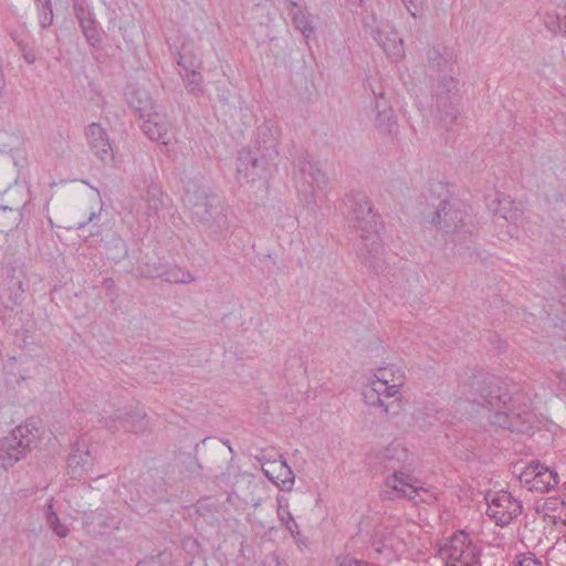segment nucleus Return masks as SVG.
I'll return each mask as SVG.
<instances>
[{"mask_svg":"<svg viewBox=\"0 0 566 566\" xmlns=\"http://www.w3.org/2000/svg\"><path fill=\"white\" fill-rule=\"evenodd\" d=\"M460 392L468 401L494 410L490 419L493 426L524 434L533 431L535 415L528 400L523 395L510 396L495 377L474 376L460 387Z\"/></svg>","mask_w":566,"mask_h":566,"instance_id":"nucleus-1","label":"nucleus"},{"mask_svg":"<svg viewBox=\"0 0 566 566\" xmlns=\"http://www.w3.org/2000/svg\"><path fill=\"white\" fill-rule=\"evenodd\" d=\"M277 146V129L269 124L259 126L254 149L243 148L238 153L237 174L239 180L266 182L276 169Z\"/></svg>","mask_w":566,"mask_h":566,"instance_id":"nucleus-2","label":"nucleus"},{"mask_svg":"<svg viewBox=\"0 0 566 566\" xmlns=\"http://www.w3.org/2000/svg\"><path fill=\"white\" fill-rule=\"evenodd\" d=\"M346 199L350 205L349 220L352 227L361 240L359 256L365 264L376 268L375 260L382 254L384 247L378 232L377 217L373 211L370 200L363 192H350L346 196Z\"/></svg>","mask_w":566,"mask_h":566,"instance_id":"nucleus-3","label":"nucleus"},{"mask_svg":"<svg viewBox=\"0 0 566 566\" xmlns=\"http://www.w3.org/2000/svg\"><path fill=\"white\" fill-rule=\"evenodd\" d=\"M431 223L441 233V235L453 244H465V249H470L468 243L471 242L473 223L470 214L463 205L457 200H443L438 207Z\"/></svg>","mask_w":566,"mask_h":566,"instance_id":"nucleus-4","label":"nucleus"},{"mask_svg":"<svg viewBox=\"0 0 566 566\" xmlns=\"http://www.w3.org/2000/svg\"><path fill=\"white\" fill-rule=\"evenodd\" d=\"M186 201L192 217L213 233L221 234L229 230L228 208L219 196L197 189L187 195Z\"/></svg>","mask_w":566,"mask_h":566,"instance_id":"nucleus-5","label":"nucleus"},{"mask_svg":"<svg viewBox=\"0 0 566 566\" xmlns=\"http://www.w3.org/2000/svg\"><path fill=\"white\" fill-rule=\"evenodd\" d=\"M39 429L27 421L17 426L7 437L0 439V464L3 469L13 467L35 446Z\"/></svg>","mask_w":566,"mask_h":566,"instance_id":"nucleus-6","label":"nucleus"},{"mask_svg":"<svg viewBox=\"0 0 566 566\" xmlns=\"http://www.w3.org/2000/svg\"><path fill=\"white\" fill-rule=\"evenodd\" d=\"M388 373V370H378L363 394L366 403L384 408L385 413L389 412L394 402L401 399L400 390L406 382V376L398 374L396 379H389Z\"/></svg>","mask_w":566,"mask_h":566,"instance_id":"nucleus-7","label":"nucleus"},{"mask_svg":"<svg viewBox=\"0 0 566 566\" xmlns=\"http://www.w3.org/2000/svg\"><path fill=\"white\" fill-rule=\"evenodd\" d=\"M458 81L448 74L439 77L436 88V106L439 122L446 128L454 124L460 115Z\"/></svg>","mask_w":566,"mask_h":566,"instance_id":"nucleus-8","label":"nucleus"},{"mask_svg":"<svg viewBox=\"0 0 566 566\" xmlns=\"http://www.w3.org/2000/svg\"><path fill=\"white\" fill-rule=\"evenodd\" d=\"M441 554L447 559L446 566H478L480 564L481 551L464 532L455 533L442 548Z\"/></svg>","mask_w":566,"mask_h":566,"instance_id":"nucleus-9","label":"nucleus"},{"mask_svg":"<svg viewBox=\"0 0 566 566\" xmlns=\"http://www.w3.org/2000/svg\"><path fill=\"white\" fill-rule=\"evenodd\" d=\"M488 516L499 526H506L522 513V503L504 490L485 496Z\"/></svg>","mask_w":566,"mask_h":566,"instance_id":"nucleus-10","label":"nucleus"},{"mask_svg":"<svg viewBox=\"0 0 566 566\" xmlns=\"http://www.w3.org/2000/svg\"><path fill=\"white\" fill-rule=\"evenodd\" d=\"M365 27L389 57L394 60L402 57V39L387 20H378L376 17H371L365 22Z\"/></svg>","mask_w":566,"mask_h":566,"instance_id":"nucleus-11","label":"nucleus"},{"mask_svg":"<svg viewBox=\"0 0 566 566\" xmlns=\"http://www.w3.org/2000/svg\"><path fill=\"white\" fill-rule=\"evenodd\" d=\"M83 526L88 534L102 535L108 531L122 530L124 517L116 509H96L84 516Z\"/></svg>","mask_w":566,"mask_h":566,"instance_id":"nucleus-12","label":"nucleus"},{"mask_svg":"<svg viewBox=\"0 0 566 566\" xmlns=\"http://www.w3.org/2000/svg\"><path fill=\"white\" fill-rule=\"evenodd\" d=\"M521 482L525 483L530 491L548 492L555 488L559 480L555 471L549 470L539 463L531 464L520 476Z\"/></svg>","mask_w":566,"mask_h":566,"instance_id":"nucleus-13","label":"nucleus"},{"mask_svg":"<svg viewBox=\"0 0 566 566\" xmlns=\"http://www.w3.org/2000/svg\"><path fill=\"white\" fill-rule=\"evenodd\" d=\"M263 474L272 481L281 491L290 492L293 489L295 475L286 461L280 457V460H265L264 457L258 458Z\"/></svg>","mask_w":566,"mask_h":566,"instance_id":"nucleus-14","label":"nucleus"},{"mask_svg":"<svg viewBox=\"0 0 566 566\" xmlns=\"http://www.w3.org/2000/svg\"><path fill=\"white\" fill-rule=\"evenodd\" d=\"M104 424L111 430L124 429L135 433L147 429V416L142 410H117L114 416L105 418Z\"/></svg>","mask_w":566,"mask_h":566,"instance_id":"nucleus-15","label":"nucleus"},{"mask_svg":"<svg viewBox=\"0 0 566 566\" xmlns=\"http://www.w3.org/2000/svg\"><path fill=\"white\" fill-rule=\"evenodd\" d=\"M385 486L391 490L382 491L381 495L386 500L403 496L416 502L419 492L424 491L422 488H418L412 483L411 476L400 471H395L391 476L387 478Z\"/></svg>","mask_w":566,"mask_h":566,"instance_id":"nucleus-16","label":"nucleus"},{"mask_svg":"<svg viewBox=\"0 0 566 566\" xmlns=\"http://www.w3.org/2000/svg\"><path fill=\"white\" fill-rule=\"evenodd\" d=\"M85 135L91 150L106 165L114 163V153L106 130L98 123L86 127Z\"/></svg>","mask_w":566,"mask_h":566,"instance_id":"nucleus-17","label":"nucleus"},{"mask_svg":"<svg viewBox=\"0 0 566 566\" xmlns=\"http://www.w3.org/2000/svg\"><path fill=\"white\" fill-rule=\"evenodd\" d=\"M295 178H300L304 184L313 189H323L327 185V177L321 170L317 163L310 160L307 154L297 156L293 161Z\"/></svg>","mask_w":566,"mask_h":566,"instance_id":"nucleus-18","label":"nucleus"},{"mask_svg":"<svg viewBox=\"0 0 566 566\" xmlns=\"http://www.w3.org/2000/svg\"><path fill=\"white\" fill-rule=\"evenodd\" d=\"M142 129L149 139L163 145H168L174 137L171 122L158 111L145 118Z\"/></svg>","mask_w":566,"mask_h":566,"instance_id":"nucleus-19","label":"nucleus"},{"mask_svg":"<svg viewBox=\"0 0 566 566\" xmlns=\"http://www.w3.org/2000/svg\"><path fill=\"white\" fill-rule=\"evenodd\" d=\"M93 467V457L88 446L84 441H77L72 446L67 459V472L73 480H81Z\"/></svg>","mask_w":566,"mask_h":566,"instance_id":"nucleus-20","label":"nucleus"},{"mask_svg":"<svg viewBox=\"0 0 566 566\" xmlns=\"http://www.w3.org/2000/svg\"><path fill=\"white\" fill-rule=\"evenodd\" d=\"M127 94L128 105L139 115L140 118L145 119L155 113L156 106L149 94L145 88L129 87Z\"/></svg>","mask_w":566,"mask_h":566,"instance_id":"nucleus-21","label":"nucleus"},{"mask_svg":"<svg viewBox=\"0 0 566 566\" xmlns=\"http://www.w3.org/2000/svg\"><path fill=\"white\" fill-rule=\"evenodd\" d=\"M144 274L147 276H158L174 284H189L196 280L191 272L179 265H171L164 271L160 269L148 270L145 271Z\"/></svg>","mask_w":566,"mask_h":566,"instance_id":"nucleus-22","label":"nucleus"},{"mask_svg":"<svg viewBox=\"0 0 566 566\" xmlns=\"http://www.w3.org/2000/svg\"><path fill=\"white\" fill-rule=\"evenodd\" d=\"M22 220L20 208L0 206V232H10L18 228Z\"/></svg>","mask_w":566,"mask_h":566,"instance_id":"nucleus-23","label":"nucleus"},{"mask_svg":"<svg viewBox=\"0 0 566 566\" xmlns=\"http://www.w3.org/2000/svg\"><path fill=\"white\" fill-rule=\"evenodd\" d=\"M377 459L384 463L403 462L407 459V450L399 443H390L378 451Z\"/></svg>","mask_w":566,"mask_h":566,"instance_id":"nucleus-24","label":"nucleus"},{"mask_svg":"<svg viewBox=\"0 0 566 566\" xmlns=\"http://www.w3.org/2000/svg\"><path fill=\"white\" fill-rule=\"evenodd\" d=\"M45 520L56 536L64 538L70 534V528L64 523L61 522L60 517L54 511L52 499L46 504Z\"/></svg>","mask_w":566,"mask_h":566,"instance_id":"nucleus-25","label":"nucleus"},{"mask_svg":"<svg viewBox=\"0 0 566 566\" xmlns=\"http://www.w3.org/2000/svg\"><path fill=\"white\" fill-rule=\"evenodd\" d=\"M146 202V214L148 217L157 216L159 210L164 207L161 190L156 186H150L147 190Z\"/></svg>","mask_w":566,"mask_h":566,"instance_id":"nucleus-26","label":"nucleus"},{"mask_svg":"<svg viewBox=\"0 0 566 566\" xmlns=\"http://www.w3.org/2000/svg\"><path fill=\"white\" fill-rule=\"evenodd\" d=\"M181 76L188 92L192 94L202 93L203 78L199 72L185 67V73Z\"/></svg>","mask_w":566,"mask_h":566,"instance_id":"nucleus-27","label":"nucleus"},{"mask_svg":"<svg viewBox=\"0 0 566 566\" xmlns=\"http://www.w3.org/2000/svg\"><path fill=\"white\" fill-rule=\"evenodd\" d=\"M293 23L294 27L304 35L305 39H308L314 32V28L312 25L310 15L301 10L294 12Z\"/></svg>","mask_w":566,"mask_h":566,"instance_id":"nucleus-28","label":"nucleus"},{"mask_svg":"<svg viewBox=\"0 0 566 566\" xmlns=\"http://www.w3.org/2000/svg\"><path fill=\"white\" fill-rule=\"evenodd\" d=\"M277 515L282 524L286 527L290 534L296 538L300 535L298 524L294 521L287 507L279 506Z\"/></svg>","mask_w":566,"mask_h":566,"instance_id":"nucleus-29","label":"nucleus"},{"mask_svg":"<svg viewBox=\"0 0 566 566\" xmlns=\"http://www.w3.org/2000/svg\"><path fill=\"white\" fill-rule=\"evenodd\" d=\"M39 22L43 29L49 28L53 23V11L50 0H44L41 6Z\"/></svg>","mask_w":566,"mask_h":566,"instance_id":"nucleus-30","label":"nucleus"},{"mask_svg":"<svg viewBox=\"0 0 566 566\" xmlns=\"http://www.w3.org/2000/svg\"><path fill=\"white\" fill-rule=\"evenodd\" d=\"M513 566H543L532 553L520 554L513 560Z\"/></svg>","mask_w":566,"mask_h":566,"instance_id":"nucleus-31","label":"nucleus"},{"mask_svg":"<svg viewBox=\"0 0 566 566\" xmlns=\"http://www.w3.org/2000/svg\"><path fill=\"white\" fill-rule=\"evenodd\" d=\"M83 34H84L86 41L90 43V45H92L94 48L99 46V44L102 42V36H101L99 30L97 29V24H95L92 28H88V30H85V32Z\"/></svg>","mask_w":566,"mask_h":566,"instance_id":"nucleus-32","label":"nucleus"},{"mask_svg":"<svg viewBox=\"0 0 566 566\" xmlns=\"http://www.w3.org/2000/svg\"><path fill=\"white\" fill-rule=\"evenodd\" d=\"M73 8L78 23L93 18V13L84 6V3L76 1L74 2Z\"/></svg>","mask_w":566,"mask_h":566,"instance_id":"nucleus-33","label":"nucleus"},{"mask_svg":"<svg viewBox=\"0 0 566 566\" xmlns=\"http://www.w3.org/2000/svg\"><path fill=\"white\" fill-rule=\"evenodd\" d=\"M112 243L114 248L117 250V253L112 255V259L120 260L124 259L127 255L128 249L124 240H122L119 237H114L112 240Z\"/></svg>","mask_w":566,"mask_h":566,"instance_id":"nucleus-34","label":"nucleus"},{"mask_svg":"<svg viewBox=\"0 0 566 566\" xmlns=\"http://www.w3.org/2000/svg\"><path fill=\"white\" fill-rule=\"evenodd\" d=\"M426 0H402L407 10L410 12L412 17H418L423 8Z\"/></svg>","mask_w":566,"mask_h":566,"instance_id":"nucleus-35","label":"nucleus"},{"mask_svg":"<svg viewBox=\"0 0 566 566\" xmlns=\"http://www.w3.org/2000/svg\"><path fill=\"white\" fill-rule=\"evenodd\" d=\"M503 219H505L506 221L515 224V227H518L520 222L522 221L523 219V212L517 209V208H514L513 210H511L509 213H504L502 214Z\"/></svg>","mask_w":566,"mask_h":566,"instance_id":"nucleus-36","label":"nucleus"},{"mask_svg":"<svg viewBox=\"0 0 566 566\" xmlns=\"http://www.w3.org/2000/svg\"><path fill=\"white\" fill-rule=\"evenodd\" d=\"M379 370H388V378L389 379H396V376L400 374L401 376H405V373L399 367H389V368H380Z\"/></svg>","mask_w":566,"mask_h":566,"instance_id":"nucleus-37","label":"nucleus"},{"mask_svg":"<svg viewBox=\"0 0 566 566\" xmlns=\"http://www.w3.org/2000/svg\"><path fill=\"white\" fill-rule=\"evenodd\" d=\"M23 59L28 64H33L35 62V54L30 49H25L22 51Z\"/></svg>","mask_w":566,"mask_h":566,"instance_id":"nucleus-38","label":"nucleus"},{"mask_svg":"<svg viewBox=\"0 0 566 566\" xmlns=\"http://www.w3.org/2000/svg\"><path fill=\"white\" fill-rule=\"evenodd\" d=\"M155 269H160V268L156 263L155 264L145 263L138 268V272H139L140 276L148 277L147 275L144 274V272L148 271V270H155Z\"/></svg>","mask_w":566,"mask_h":566,"instance_id":"nucleus-39","label":"nucleus"},{"mask_svg":"<svg viewBox=\"0 0 566 566\" xmlns=\"http://www.w3.org/2000/svg\"><path fill=\"white\" fill-rule=\"evenodd\" d=\"M99 216V212H94L92 211L87 221H84V222H80L77 226H76V229H83L86 224L93 222L96 218H98Z\"/></svg>","mask_w":566,"mask_h":566,"instance_id":"nucleus-40","label":"nucleus"},{"mask_svg":"<svg viewBox=\"0 0 566 566\" xmlns=\"http://www.w3.org/2000/svg\"><path fill=\"white\" fill-rule=\"evenodd\" d=\"M95 24H96V21H95V19H94V18H92V19H86L85 21L80 22V25H81V28H82L83 33L85 32V30H88V28H92V27H94Z\"/></svg>","mask_w":566,"mask_h":566,"instance_id":"nucleus-41","label":"nucleus"},{"mask_svg":"<svg viewBox=\"0 0 566 566\" xmlns=\"http://www.w3.org/2000/svg\"><path fill=\"white\" fill-rule=\"evenodd\" d=\"M17 45L19 46L21 52L24 51L25 49H29L28 43L23 38L21 40L17 41Z\"/></svg>","mask_w":566,"mask_h":566,"instance_id":"nucleus-42","label":"nucleus"},{"mask_svg":"<svg viewBox=\"0 0 566 566\" xmlns=\"http://www.w3.org/2000/svg\"><path fill=\"white\" fill-rule=\"evenodd\" d=\"M557 378L559 379V385L566 387V374L565 373H558Z\"/></svg>","mask_w":566,"mask_h":566,"instance_id":"nucleus-43","label":"nucleus"},{"mask_svg":"<svg viewBox=\"0 0 566 566\" xmlns=\"http://www.w3.org/2000/svg\"><path fill=\"white\" fill-rule=\"evenodd\" d=\"M559 27H560V30L562 32L565 34L566 36V15L560 20L559 22Z\"/></svg>","mask_w":566,"mask_h":566,"instance_id":"nucleus-44","label":"nucleus"},{"mask_svg":"<svg viewBox=\"0 0 566 566\" xmlns=\"http://www.w3.org/2000/svg\"><path fill=\"white\" fill-rule=\"evenodd\" d=\"M113 284H114V281H113L112 279H106V280L104 281V285H105V286H111V285H113Z\"/></svg>","mask_w":566,"mask_h":566,"instance_id":"nucleus-45","label":"nucleus"},{"mask_svg":"<svg viewBox=\"0 0 566 566\" xmlns=\"http://www.w3.org/2000/svg\"><path fill=\"white\" fill-rule=\"evenodd\" d=\"M182 60H184L182 55L178 54V60H177L178 65H184Z\"/></svg>","mask_w":566,"mask_h":566,"instance_id":"nucleus-46","label":"nucleus"},{"mask_svg":"<svg viewBox=\"0 0 566 566\" xmlns=\"http://www.w3.org/2000/svg\"><path fill=\"white\" fill-rule=\"evenodd\" d=\"M12 40L17 43V41L21 40L22 38H20L19 35H14L12 34Z\"/></svg>","mask_w":566,"mask_h":566,"instance_id":"nucleus-47","label":"nucleus"},{"mask_svg":"<svg viewBox=\"0 0 566 566\" xmlns=\"http://www.w3.org/2000/svg\"><path fill=\"white\" fill-rule=\"evenodd\" d=\"M389 113H391V111ZM384 115L387 117L388 120L390 119L391 114L387 115V113L385 112Z\"/></svg>","mask_w":566,"mask_h":566,"instance_id":"nucleus-48","label":"nucleus"},{"mask_svg":"<svg viewBox=\"0 0 566 566\" xmlns=\"http://www.w3.org/2000/svg\"><path fill=\"white\" fill-rule=\"evenodd\" d=\"M6 151V146H0V153Z\"/></svg>","mask_w":566,"mask_h":566,"instance_id":"nucleus-49","label":"nucleus"},{"mask_svg":"<svg viewBox=\"0 0 566 566\" xmlns=\"http://www.w3.org/2000/svg\"><path fill=\"white\" fill-rule=\"evenodd\" d=\"M458 253H459V254H462V253H463V252H462V247H460V248H459Z\"/></svg>","mask_w":566,"mask_h":566,"instance_id":"nucleus-50","label":"nucleus"}]
</instances>
